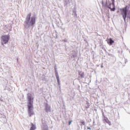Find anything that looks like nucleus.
<instances>
[{
	"instance_id": "nucleus-4",
	"label": "nucleus",
	"mask_w": 130,
	"mask_h": 130,
	"mask_svg": "<svg viewBox=\"0 0 130 130\" xmlns=\"http://www.w3.org/2000/svg\"><path fill=\"white\" fill-rule=\"evenodd\" d=\"M120 12L124 21H125L127 15L126 7L120 9Z\"/></svg>"
},
{
	"instance_id": "nucleus-17",
	"label": "nucleus",
	"mask_w": 130,
	"mask_h": 130,
	"mask_svg": "<svg viewBox=\"0 0 130 130\" xmlns=\"http://www.w3.org/2000/svg\"><path fill=\"white\" fill-rule=\"evenodd\" d=\"M101 68H103V66H101Z\"/></svg>"
},
{
	"instance_id": "nucleus-12",
	"label": "nucleus",
	"mask_w": 130,
	"mask_h": 130,
	"mask_svg": "<svg viewBox=\"0 0 130 130\" xmlns=\"http://www.w3.org/2000/svg\"><path fill=\"white\" fill-rule=\"evenodd\" d=\"M109 120L108 119V118H106V119H104V121H105V122H108V121H109Z\"/></svg>"
},
{
	"instance_id": "nucleus-5",
	"label": "nucleus",
	"mask_w": 130,
	"mask_h": 130,
	"mask_svg": "<svg viewBox=\"0 0 130 130\" xmlns=\"http://www.w3.org/2000/svg\"><path fill=\"white\" fill-rule=\"evenodd\" d=\"M112 2V4L110 3L109 5H108V8L109 9H111V10L112 11H113V12H114V11H115V7H114V0H111ZM113 5V8H111V6Z\"/></svg>"
},
{
	"instance_id": "nucleus-15",
	"label": "nucleus",
	"mask_w": 130,
	"mask_h": 130,
	"mask_svg": "<svg viewBox=\"0 0 130 130\" xmlns=\"http://www.w3.org/2000/svg\"><path fill=\"white\" fill-rule=\"evenodd\" d=\"M102 5H103V7H105L106 5H104V3H103V2H102Z\"/></svg>"
},
{
	"instance_id": "nucleus-2",
	"label": "nucleus",
	"mask_w": 130,
	"mask_h": 130,
	"mask_svg": "<svg viewBox=\"0 0 130 130\" xmlns=\"http://www.w3.org/2000/svg\"><path fill=\"white\" fill-rule=\"evenodd\" d=\"M32 15V13H29L26 16V20L27 22H29V21H30L29 22L30 25L31 26H33V25H35L36 23V17L35 16H32L31 17V15Z\"/></svg>"
},
{
	"instance_id": "nucleus-8",
	"label": "nucleus",
	"mask_w": 130,
	"mask_h": 130,
	"mask_svg": "<svg viewBox=\"0 0 130 130\" xmlns=\"http://www.w3.org/2000/svg\"><path fill=\"white\" fill-rule=\"evenodd\" d=\"M109 41H110V45H112V44L114 43V41L112 40V39L111 38L109 39Z\"/></svg>"
},
{
	"instance_id": "nucleus-6",
	"label": "nucleus",
	"mask_w": 130,
	"mask_h": 130,
	"mask_svg": "<svg viewBox=\"0 0 130 130\" xmlns=\"http://www.w3.org/2000/svg\"><path fill=\"white\" fill-rule=\"evenodd\" d=\"M84 76H85V73L82 71L79 72L78 79H83L84 78Z\"/></svg>"
},
{
	"instance_id": "nucleus-9",
	"label": "nucleus",
	"mask_w": 130,
	"mask_h": 130,
	"mask_svg": "<svg viewBox=\"0 0 130 130\" xmlns=\"http://www.w3.org/2000/svg\"><path fill=\"white\" fill-rule=\"evenodd\" d=\"M55 76H56V79L59 78V76H58V73H57V71L55 72Z\"/></svg>"
},
{
	"instance_id": "nucleus-11",
	"label": "nucleus",
	"mask_w": 130,
	"mask_h": 130,
	"mask_svg": "<svg viewBox=\"0 0 130 130\" xmlns=\"http://www.w3.org/2000/svg\"><path fill=\"white\" fill-rule=\"evenodd\" d=\"M57 83L58 85H60V81H59V78H57Z\"/></svg>"
},
{
	"instance_id": "nucleus-13",
	"label": "nucleus",
	"mask_w": 130,
	"mask_h": 130,
	"mask_svg": "<svg viewBox=\"0 0 130 130\" xmlns=\"http://www.w3.org/2000/svg\"><path fill=\"white\" fill-rule=\"evenodd\" d=\"M107 123H108L109 124V125H111V122H110V121H108V122H107Z\"/></svg>"
},
{
	"instance_id": "nucleus-16",
	"label": "nucleus",
	"mask_w": 130,
	"mask_h": 130,
	"mask_svg": "<svg viewBox=\"0 0 130 130\" xmlns=\"http://www.w3.org/2000/svg\"><path fill=\"white\" fill-rule=\"evenodd\" d=\"M87 129H91V128L90 127H87Z\"/></svg>"
},
{
	"instance_id": "nucleus-3",
	"label": "nucleus",
	"mask_w": 130,
	"mask_h": 130,
	"mask_svg": "<svg viewBox=\"0 0 130 130\" xmlns=\"http://www.w3.org/2000/svg\"><path fill=\"white\" fill-rule=\"evenodd\" d=\"M9 40H10V36L9 35H4L1 37V44L2 45H5V44H7L8 42H9Z\"/></svg>"
},
{
	"instance_id": "nucleus-14",
	"label": "nucleus",
	"mask_w": 130,
	"mask_h": 130,
	"mask_svg": "<svg viewBox=\"0 0 130 130\" xmlns=\"http://www.w3.org/2000/svg\"><path fill=\"white\" fill-rule=\"evenodd\" d=\"M72 123V121H69V125H71V124Z\"/></svg>"
},
{
	"instance_id": "nucleus-1",
	"label": "nucleus",
	"mask_w": 130,
	"mask_h": 130,
	"mask_svg": "<svg viewBox=\"0 0 130 130\" xmlns=\"http://www.w3.org/2000/svg\"><path fill=\"white\" fill-rule=\"evenodd\" d=\"M27 98L28 115L32 116V115H34V112L33 111V100H34V97H33L32 94L28 93L27 94Z\"/></svg>"
},
{
	"instance_id": "nucleus-7",
	"label": "nucleus",
	"mask_w": 130,
	"mask_h": 130,
	"mask_svg": "<svg viewBox=\"0 0 130 130\" xmlns=\"http://www.w3.org/2000/svg\"><path fill=\"white\" fill-rule=\"evenodd\" d=\"M35 129H36V126H35V125L32 124L29 130H35Z\"/></svg>"
},
{
	"instance_id": "nucleus-10",
	"label": "nucleus",
	"mask_w": 130,
	"mask_h": 130,
	"mask_svg": "<svg viewBox=\"0 0 130 130\" xmlns=\"http://www.w3.org/2000/svg\"><path fill=\"white\" fill-rule=\"evenodd\" d=\"M80 123H81V124H83V125H85L86 124V123L83 120H81Z\"/></svg>"
}]
</instances>
